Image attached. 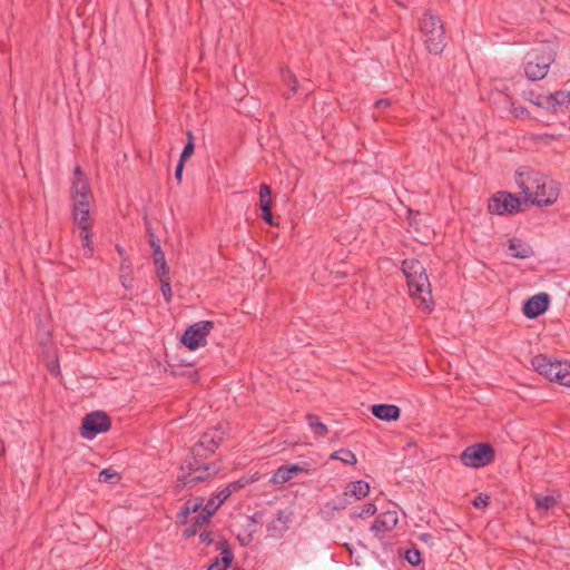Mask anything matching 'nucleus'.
Instances as JSON below:
<instances>
[{
  "mask_svg": "<svg viewBox=\"0 0 570 570\" xmlns=\"http://www.w3.org/2000/svg\"><path fill=\"white\" fill-rule=\"evenodd\" d=\"M119 281L127 291L132 288L134 275L130 259H121L119 264Z\"/></svg>",
  "mask_w": 570,
  "mask_h": 570,
  "instance_id": "4be33fe9",
  "label": "nucleus"
},
{
  "mask_svg": "<svg viewBox=\"0 0 570 570\" xmlns=\"http://www.w3.org/2000/svg\"><path fill=\"white\" fill-rule=\"evenodd\" d=\"M119 479L118 473L112 469H105L99 472L98 481L104 483H112Z\"/></svg>",
  "mask_w": 570,
  "mask_h": 570,
  "instance_id": "e433bc0d",
  "label": "nucleus"
},
{
  "mask_svg": "<svg viewBox=\"0 0 570 570\" xmlns=\"http://www.w3.org/2000/svg\"><path fill=\"white\" fill-rule=\"evenodd\" d=\"M509 249L511 256L514 258L525 259L533 255L531 246L518 238H511L509 240Z\"/></svg>",
  "mask_w": 570,
  "mask_h": 570,
  "instance_id": "aec40b11",
  "label": "nucleus"
},
{
  "mask_svg": "<svg viewBox=\"0 0 570 570\" xmlns=\"http://www.w3.org/2000/svg\"><path fill=\"white\" fill-rule=\"evenodd\" d=\"M4 453V444L3 442L0 440V455H2Z\"/></svg>",
  "mask_w": 570,
  "mask_h": 570,
  "instance_id": "3c124183",
  "label": "nucleus"
},
{
  "mask_svg": "<svg viewBox=\"0 0 570 570\" xmlns=\"http://www.w3.org/2000/svg\"><path fill=\"white\" fill-rule=\"evenodd\" d=\"M160 284H161V293L166 302H169L173 296L171 286L169 282L168 275H158Z\"/></svg>",
  "mask_w": 570,
  "mask_h": 570,
  "instance_id": "f704fd0d",
  "label": "nucleus"
},
{
  "mask_svg": "<svg viewBox=\"0 0 570 570\" xmlns=\"http://www.w3.org/2000/svg\"><path fill=\"white\" fill-rule=\"evenodd\" d=\"M218 471L219 465L217 463H205L204 460L190 452V455L186 458L181 464L177 482L178 485L191 487L199 482L207 481L213 475L217 474Z\"/></svg>",
  "mask_w": 570,
  "mask_h": 570,
  "instance_id": "7ed1b4c3",
  "label": "nucleus"
},
{
  "mask_svg": "<svg viewBox=\"0 0 570 570\" xmlns=\"http://www.w3.org/2000/svg\"><path fill=\"white\" fill-rule=\"evenodd\" d=\"M220 558H216L207 570H227L233 561V553L228 548L223 549Z\"/></svg>",
  "mask_w": 570,
  "mask_h": 570,
  "instance_id": "393cba45",
  "label": "nucleus"
},
{
  "mask_svg": "<svg viewBox=\"0 0 570 570\" xmlns=\"http://www.w3.org/2000/svg\"><path fill=\"white\" fill-rule=\"evenodd\" d=\"M495 452L489 443H476L466 446L460 454V461L464 466L479 469L494 461Z\"/></svg>",
  "mask_w": 570,
  "mask_h": 570,
  "instance_id": "423d86ee",
  "label": "nucleus"
},
{
  "mask_svg": "<svg viewBox=\"0 0 570 570\" xmlns=\"http://www.w3.org/2000/svg\"><path fill=\"white\" fill-rule=\"evenodd\" d=\"M271 482L275 485H282L285 483V466L284 465H282L277 469V471L271 478Z\"/></svg>",
  "mask_w": 570,
  "mask_h": 570,
  "instance_id": "58836bf2",
  "label": "nucleus"
},
{
  "mask_svg": "<svg viewBox=\"0 0 570 570\" xmlns=\"http://www.w3.org/2000/svg\"><path fill=\"white\" fill-rule=\"evenodd\" d=\"M531 364L547 380L570 387V362L551 360L544 354L535 355Z\"/></svg>",
  "mask_w": 570,
  "mask_h": 570,
  "instance_id": "39448f33",
  "label": "nucleus"
},
{
  "mask_svg": "<svg viewBox=\"0 0 570 570\" xmlns=\"http://www.w3.org/2000/svg\"><path fill=\"white\" fill-rule=\"evenodd\" d=\"M226 429L219 424L213 430L205 432L199 441L191 448V453L199 459L205 460L212 455L219 444L224 441Z\"/></svg>",
  "mask_w": 570,
  "mask_h": 570,
  "instance_id": "6e6552de",
  "label": "nucleus"
},
{
  "mask_svg": "<svg viewBox=\"0 0 570 570\" xmlns=\"http://www.w3.org/2000/svg\"><path fill=\"white\" fill-rule=\"evenodd\" d=\"M370 483L364 480L351 482L345 490V495H353L356 500L364 499L370 493Z\"/></svg>",
  "mask_w": 570,
  "mask_h": 570,
  "instance_id": "5701e85b",
  "label": "nucleus"
},
{
  "mask_svg": "<svg viewBox=\"0 0 570 570\" xmlns=\"http://www.w3.org/2000/svg\"><path fill=\"white\" fill-rule=\"evenodd\" d=\"M399 522L396 511L389 510L380 513L371 525V531L375 537H380L382 533L391 532Z\"/></svg>",
  "mask_w": 570,
  "mask_h": 570,
  "instance_id": "4468645a",
  "label": "nucleus"
},
{
  "mask_svg": "<svg viewBox=\"0 0 570 570\" xmlns=\"http://www.w3.org/2000/svg\"><path fill=\"white\" fill-rule=\"evenodd\" d=\"M404 1H405V0H395V2H396L397 4H400V6H404Z\"/></svg>",
  "mask_w": 570,
  "mask_h": 570,
  "instance_id": "603ef678",
  "label": "nucleus"
},
{
  "mask_svg": "<svg viewBox=\"0 0 570 570\" xmlns=\"http://www.w3.org/2000/svg\"><path fill=\"white\" fill-rule=\"evenodd\" d=\"M518 183L525 199L533 205L549 206L558 199L559 189L556 183L539 171L531 170L525 175H520Z\"/></svg>",
  "mask_w": 570,
  "mask_h": 570,
  "instance_id": "f257e3e1",
  "label": "nucleus"
},
{
  "mask_svg": "<svg viewBox=\"0 0 570 570\" xmlns=\"http://www.w3.org/2000/svg\"><path fill=\"white\" fill-rule=\"evenodd\" d=\"M371 413L382 421L391 422L400 419L401 409L394 404H374Z\"/></svg>",
  "mask_w": 570,
  "mask_h": 570,
  "instance_id": "a211bd4d",
  "label": "nucleus"
},
{
  "mask_svg": "<svg viewBox=\"0 0 570 570\" xmlns=\"http://www.w3.org/2000/svg\"><path fill=\"white\" fill-rule=\"evenodd\" d=\"M404 558L410 564L417 566L421 562V552L416 548L409 549L406 550Z\"/></svg>",
  "mask_w": 570,
  "mask_h": 570,
  "instance_id": "4c0bfd02",
  "label": "nucleus"
},
{
  "mask_svg": "<svg viewBox=\"0 0 570 570\" xmlns=\"http://www.w3.org/2000/svg\"><path fill=\"white\" fill-rule=\"evenodd\" d=\"M392 105L391 100L387 99V98H384V99H379L375 104H374V107L376 109H387L390 108Z\"/></svg>",
  "mask_w": 570,
  "mask_h": 570,
  "instance_id": "37998d69",
  "label": "nucleus"
},
{
  "mask_svg": "<svg viewBox=\"0 0 570 570\" xmlns=\"http://www.w3.org/2000/svg\"><path fill=\"white\" fill-rule=\"evenodd\" d=\"M92 227H86L79 228L80 229V242L81 246L83 248V255L86 257H91L94 255V240H92Z\"/></svg>",
  "mask_w": 570,
  "mask_h": 570,
  "instance_id": "b1692460",
  "label": "nucleus"
},
{
  "mask_svg": "<svg viewBox=\"0 0 570 570\" xmlns=\"http://www.w3.org/2000/svg\"><path fill=\"white\" fill-rule=\"evenodd\" d=\"M347 497L348 495H345V492H344L342 497H340V498H337L335 500L328 501L325 504V507L327 509H330L331 511L344 510L350 504V501H348Z\"/></svg>",
  "mask_w": 570,
  "mask_h": 570,
  "instance_id": "72a5a7b5",
  "label": "nucleus"
},
{
  "mask_svg": "<svg viewBox=\"0 0 570 570\" xmlns=\"http://www.w3.org/2000/svg\"><path fill=\"white\" fill-rule=\"evenodd\" d=\"M194 141H187L179 157V161L186 163V160L194 154Z\"/></svg>",
  "mask_w": 570,
  "mask_h": 570,
  "instance_id": "79ce46f5",
  "label": "nucleus"
},
{
  "mask_svg": "<svg viewBox=\"0 0 570 570\" xmlns=\"http://www.w3.org/2000/svg\"><path fill=\"white\" fill-rule=\"evenodd\" d=\"M402 272L406 278H420L423 272H425V268L419 259L406 258L402 262Z\"/></svg>",
  "mask_w": 570,
  "mask_h": 570,
  "instance_id": "412c9836",
  "label": "nucleus"
},
{
  "mask_svg": "<svg viewBox=\"0 0 570 570\" xmlns=\"http://www.w3.org/2000/svg\"><path fill=\"white\" fill-rule=\"evenodd\" d=\"M92 203H75L72 207V219L78 228L92 227L90 219V206Z\"/></svg>",
  "mask_w": 570,
  "mask_h": 570,
  "instance_id": "dca6fc26",
  "label": "nucleus"
},
{
  "mask_svg": "<svg viewBox=\"0 0 570 570\" xmlns=\"http://www.w3.org/2000/svg\"><path fill=\"white\" fill-rule=\"evenodd\" d=\"M213 327L214 323L212 321H200L190 325L181 337L183 344L189 350L204 346Z\"/></svg>",
  "mask_w": 570,
  "mask_h": 570,
  "instance_id": "9b49d317",
  "label": "nucleus"
},
{
  "mask_svg": "<svg viewBox=\"0 0 570 570\" xmlns=\"http://www.w3.org/2000/svg\"><path fill=\"white\" fill-rule=\"evenodd\" d=\"M331 459L340 460L343 463L351 465H354L357 462L355 454L348 449H341L338 451H335L331 455Z\"/></svg>",
  "mask_w": 570,
  "mask_h": 570,
  "instance_id": "c85d7f7f",
  "label": "nucleus"
},
{
  "mask_svg": "<svg viewBox=\"0 0 570 570\" xmlns=\"http://www.w3.org/2000/svg\"><path fill=\"white\" fill-rule=\"evenodd\" d=\"M570 104V91H556L547 98L548 107H557Z\"/></svg>",
  "mask_w": 570,
  "mask_h": 570,
  "instance_id": "cd10ccee",
  "label": "nucleus"
},
{
  "mask_svg": "<svg viewBox=\"0 0 570 570\" xmlns=\"http://www.w3.org/2000/svg\"><path fill=\"white\" fill-rule=\"evenodd\" d=\"M534 502L538 509L549 510L557 504V500L553 495H534Z\"/></svg>",
  "mask_w": 570,
  "mask_h": 570,
  "instance_id": "7c9ffc66",
  "label": "nucleus"
},
{
  "mask_svg": "<svg viewBox=\"0 0 570 570\" xmlns=\"http://www.w3.org/2000/svg\"><path fill=\"white\" fill-rule=\"evenodd\" d=\"M376 513V505L373 502L365 503L358 511L351 513V518H366Z\"/></svg>",
  "mask_w": 570,
  "mask_h": 570,
  "instance_id": "473e14b6",
  "label": "nucleus"
},
{
  "mask_svg": "<svg viewBox=\"0 0 570 570\" xmlns=\"http://www.w3.org/2000/svg\"><path fill=\"white\" fill-rule=\"evenodd\" d=\"M244 483L235 481L223 488L215 495H213L205 504L213 513L232 495L233 492L243 488Z\"/></svg>",
  "mask_w": 570,
  "mask_h": 570,
  "instance_id": "2eb2a0df",
  "label": "nucleus"
},
{
  "mask_svg": "<svg viewBox=\"0 0 570 570\" xmlns=\"http://www.w3.org/2000/svg\"><path fill=\"white\" fill-rule=\"evenodd\" d=\"M71 204L92 203L94 195L89 186L88 178L80 166H76L70 188Z\"/></svg>",
  "mask_w": 570,
  "mask_h": 570,
  "instance_id": "f8f14e48",
  "label": "nucleus"
},
{
  "mask_svg": "<svg viewBox=\"0 0 570 570\" xmlns=\"http://www.w3.org/2000/svg\"><path fill=\"white\" fill-rule=\"evenodd\" d=\"M550 305V296L547 293H539L529 297L522 307L523 314L530 318H537L542 315Z\"/></svg>",
  "mask_w": 570,
  "mask_h": 570,
  "instance_id": "ddd939ff",
  "label": "nucleus"
},
{
  "mask_svg": "<svg viewBox=\"0 0 570 570\" xmlns=\"http://www.w3.org/2000/svg\"><path fill=\"white\" fill-rule=\"evenodd\" d=\"M285 520L283 519L282 512L278 513L277 519L272 521L268 527V533L271 537L281 538L283 535V525Z\"/></svg>",
  "mask_w": 570,
  "mask_h": 570,
  "instance_id": "2f4dec72",
  "label": "nucleus"
},
{
  "mask_svg": "<svg viewBox=\"0 0 570 570\" xmlns=\"http://www.w3.org/2000/svg\"><path fill=\"white\" fill-rule=\"evenodd\" d=\"M259 208L262 210V218L269 225L274 224V217L272 215V191L271 187L266 184H262L259 187Z\"/></svg>",
  "mask_w": 570,
  "mask_h": 570,
  "instance_id": "f3484780",
  "label": "nucleus"
},
{
  "mask_svg": "<svg viewBox=\"0 0 570 570\" xmlns=\"http://www.w3.org/2000/svg\"><path fill=\"white\" fill-rule=\"evenodd\" d=\"M116 250H117L118 255L120 256V261L121 259H130L128 254L126 253V250L120 245L116 246Z\"/></svg>",
  "mask_w": 570,
  "mask_h": 570,
  "instance_id": "49530a36",
  "label": "nucleus"
},
{
  "mask_svg": "<svg viewBox=\"0 0 570 570\" xmlns=\"http://www.w3.org/2000/svg\"><path fill=\"white\" fill-rule=\"evenodd\" d=\"M150 246L154 253V264L156 266L157 275H168L169 269L165 258V254L160 247V244L156 239L150 240Z\"/></svg>",
  "mask_w": 570,
  "mask_h": 570,
  "instance_id": "6ab92c4d",
  "label": "nucleus"
},
{
  "mask_svg": "<svg viewBox=\"0 0 570 570\" xmlns=\"http://www.w3.org/2000/svg\"><path fill=\"white\" fill-rule=\"evenodd\" d=\"M110 428L109 416L102 411H96L83 417L80 434L82 438L91 440L98 434L109 431Z\"/></svg>",
  "mask_w": 570,
  "mask_h": 570,
  "instance_id": "1a4fd4ad",
  "label": "nucleus"
},
{
  "mask_svg": "<svg viewBox=\"0 0 570 570\" xmlns=\"http://www.w3.org/2000/svg\"><path fill=\"white\" fill-rule=\"evenodd\" d=\"M406 282L411 297L419 302V305L424 312L431 313L433 311L434 301L426 271L423 272L420 278H406Z\"/></svg>",
  "mask_w": 570,
  "mask_h": 570,
  "instance_id": "0eeeda50",
  "label": "nucleus"
},
{
  "mask_svg": "<svg viewBox=\"0 0 570 570\" xmlns=\"http://www.w3.org/2000/svg\"><path fill=\"white\" fill-rule=\"evenodd\" d=\"M202 542H212L210 534L208 532H203L199 535Z\"/></svg>",
  "mask_w": 570,
  "mask_h": 570,
  "instance_id": "de8ad7c7",
  "label": "nucleus"
},
{
  "mask_svg": "<svg viewBox=\"0 0 570 570\" xmlns=\"http://www.w3.org/2000/svg\"><path fill=\"white\" fill-rule=\"evenodd\" d=\"M298 81L294 75L287 71V94L291 92L293 95L298 92Z\"/></svg>",
  "mask_w": 570,
  "mask_h": 570,
  "instance_id": "ea45409f",
  "label": "nucleus"
},
{
  "mask_svg": "<svg viewBox=\"0 0 570 570\" xmlns=\"http://www.w3.org/2000/svg\"><path fill=\"white\" fill-rule=\"evenodd\" d=\"M420 31L428 51L440 55L445 47V30L440 16L426 11L420 20Z\"/></svg>",
  "mask_w": 570,
  "mask_h": 570,
  "instance_id": "20e7f679",
  "label": "nucleus"
},
{
  "mask_svg": "<svg viewBox=\"0 0 570 570\" xmlns=\"http://www.w3.org/2000/svg\"><path fill=\"white\" fill-rule=\"evenodd\" d=\"M472 503L478 509L487 508L490 504V495L480 493L474 498Z\"/></svg>",
  "mask_w": 570,
  "mask_h": 570,
  "instance_id": "a19ab883",
  "label": "nucleus"
},
{
  "mask_svg": "<svg viewBox=\"0 0 570 570\" xmlns=\"http://www.w3.org/2000/svg\"><path fill=\"white\" fill-rule=\"evenodd\" d=\"M187 141H194V135L191 131H187Z\"/></svg>",
  "mask_w": 570,
  "mask_h": 570,
  "instance_id": "8fccbe9b",
  "label": "nucleus"
},
{
  "mask_svg": "<svg viewBox=\"0 0 570 570\" xmlns=\"http://www.w3.org/2000/svg\"><path fill=\"white\" fill-rule=\"evenodd\" d=\"M204 507V499L197 498L195 500H188L184 504L181 511H180V518L185 522L186 519L191 514L198 512Z\"/></svg>",
  "mask_w": 570,
  "mask_h": 570,
  "instance_id": "bb28decb",
  "label": "nucleus"
},
{
  "mask_svg": "<svg viewBox=\"0 0 570 570\" xmlns=\"http://www.w3.org/2000/svg\"><path fill=\"white\" fill-rule=\"evenodd\" d=\"M519 197L507 191L495 193L489 200L488 209L494 215H513L520 210Z\"/></svg>",
  "mask_w": 570,
  "mask_h": 570,
  "instance_id": "9d476101",
  "label": "nucleus"
},
{
  "mask_svg": "<svg viewBox=\"0 0 570 570\" xmlns=\"http://www.w3.org/2000/svg\"><path fill=\"white\" fill-rule=\"evenodd\" d=\"M309 472V463L307 462L287 464V481L295 478L298 473L308 474Z\"/></svg>",
  "mask_w": 570,
  "mask_h": 570,
  "instance_id": "c756f323",
  "label": "nucleus"
},
{
  "mask_svg": "<svg viewBox=\"0 0 570 570\" xmlns=\"http://www.w3.org/2000/svg\"><path fill=\"white\" fill-rule=\"evenodd\" d=\"M213 514L214 513L206 505H204L202 508V511L196 515L194 525L200 527L206 524L210 520Z\"/></svg>",
  "mask_w": 570,
  "mask_h": 570,
  "instance_id": "c9c22d12",
  "label": "nucleus"
},
{
  "mask_svg": "<svg viewBox=\"0 0 570 570\" xmlns=\"http://www.w3.org/2000/svg\"><path fill=\"white\" fill-rule=\"evenodd\" d=\"M184 166H185V163H183V161H178V165H177L176 170H175V177H176V179H177L179 183L181 181V176H183Z\"/></svg>",
  "mask_w": 570,
  "mask_h": 570,
  "instance_id": "a18cd8bd",
  "label": "nucleus"
},
{
  "mask_svg": "<svg viewBox=\"0 0 570 570\" xmlns=\"http://www.w3.org/2000/svg\"><path fill=\"white\" fill-rule=\"evenodd\" d=\"M557 55V43L546 40L527 52L523 69L528 79L535 81L543 79Z\"/></svg>",
  "mask_w": 570,
  "mask_h": 570,
  "instance_id": "f03ea898",
  "label": "nucleus"
},
{
  "mask_svg": "<svg viewBox=\"0 0 570 570\" xmlns=\"http://www.w3.org/2000/svg\"><path fill=\"white\" fill-rule=\"evenodd\" d=\"M196 532H197V530H196L195 525H191L190 528L186 529L187 537H191V535L196 534Z\"/></svg>",
  "mask_w": 570,
  "mask_h": 570,
  "instance_id": "09e8293b",
  "label": "nucleus"
},
{
  "mask_svg": "<svg viewBox=\"0 0 570 570\" xmlns=\"http://www.w3.org/2000/svg\"><path fill=\"white\" fill-rule=\"evenodd\" d=\"M307 422L309 428L312 429L314 435L316 438H324L328 430L327 426L320 421V417L315 414H307L306 415Z\"/></svg>",
  "mask_w": 570,
  "mask_h": 570,
  "instance_id": "a878e982",
  "label": "nucleus"
},
{
  "mask_svg": "<svg viewBox=\"0 0 570 570\" xmlns=\"http://www.w3.org/2000/svg\"><path fill=\"white\" fill-rule=\"evenodd\" d=\"M419 539L430 547L434 546V537L432 533H422L420 534Z\"/></svg>",
  "mask_w": 570,
  "mask_h": 570,
  "instance_id": "c03bdc74",
  "label": "nucleus"
}]
</instances>
